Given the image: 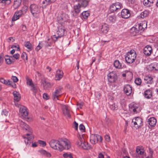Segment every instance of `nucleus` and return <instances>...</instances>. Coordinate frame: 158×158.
Here are the masks:
<instances>
[{"mask_svg": "<svg viewBox=\"0 0 158 158\" xmlns=\"http://www.w3.org/2000/svg\"><path fill=\"white\" fill-rule=\"evenodd\" d=\"M110 108L112 110H117L118 109L117 106L115 104L110 105Z\"/></svg>", "mask_w": 158, "mask_h": 158, "instance_id": "obj_45", "label": "nucleus"}, {"mask_svg": "<svg viewBox=\"0 0 158 158\" xmlns=\"http://www.w3.org/2000/svg\"><path fill=\"white\" fill-rule=\"evenodd\" d=\"M42 154L44 155L47 157H50L51 156V154L44 150H41L39 151Z\"/></svg>", "mask_w": 158, "mask_h": 158, "instance_id": "obj_36", "label": "nucleus"}, {"mask_svg": "<svg viewBox=\"0 0 158 158\" xmlns=\"http://www.w3.org/2000/svg\"><path fill=\"white\" fill-rule=\"evenodd\" d=\"M80 10H73L72 11V13H73V15L74 16H76L77 15V14L78 13H79Z\"/></svg>", "mask_w": 158, "mask_h": 158, "instance_id": "obj_58", "label": "nucleus"}, {"mask_svg": "<svg viewBox=\"0 0 158 158\" xmlns=\"http://www.w3.org/2000/svg\"><path fill=\"white\" fill-rule=\"evenodd\" d=\"M149 67L150 69H152V70H157L158 69V64L156 63H152L149 65Z\"/></svg>", "mask_w": 158, "mask_h": 158, "instance_id": "obj_33", "label": "nucleus"}, {"mask_svg": "<svg viewBox=\"0 0 158 158\" xmlns=\"http://www.w3.org/2000/svg\"><path fill=\"white\" fill-rule=\"evenodd\" d=\"M102 140V137L99 135L92 134L90 135V141L92 144H94L98 141L101 142Z\"/></svg>", "mask_w": 158, "mask_h": 158, "instance_id": "obj_6", "label": "nucleus"}, {"mask_svg": "<svg viewBox=\"0 0 158 158\" xmlns=\"http://www.w3.org/2000/svg\"><path fill=\"white\" fill-rule=\"evenodd\" d=\"M22 14V10H18L16 12L12 18V21H15L19 19Z\"/></svg>", "mask_w": 158, "mask_h": 158, "instance_id": "obj_18", "label": "nucleus"}, {"mask_svg": "<svg viewBox=\"0 0 158 158\" xmlns=\"http://www.w3.org/2000/svg\"><path fill=\"white\" fill-rule=\"evenodd\" d=\"M121 17L124 19H127L130 16L129 10H122L121 12Z\"/></svg>", "mask_w": 158, "mask_h": 158, "instance_id": "obj_21", "label": "nucleus"}, {"mask_svg": "<svg viewBox=\"0 0 158 158\" xmlns=\"http://www.w3.org/2000/svg\"><path fill=\"white\" fill-rule=\"evenodd\" d=\"M144 96L147 98H150L152 95V90L148 89L146 90L144 92Z\"/></svg>", "mask_w": 158, "mask_h": 158, "instance_id": "obj_24", "label": "nucleus"}, {"mask_svg": "<svg viewBox=\"0 0 158 158\" xmlns=\"http://www.w3.org/2000/svg\"><path fill=\"white\" fill-rule=\"evenodd\" d=\"M20 56V55L18 53H16L15 54H14L13 55L12 57H14L15 59L16 60H17L19 59Z\"/></svg>", "mask_w": 158, "mask_h": 158, "instance_id": "obj_53", "label": "nucleus"}, {"mask_svg": "<svg viewBox=\"0 0 158 158\" xmlns=\"http://www.w3.org/2000/svg\"><path fill=\"white\" fill-rule=\"evenodd\" d=\"M123 90L127 95H130L132 92L131 87L130 85H126L124 86Z\"/></svg>", "mask_w": 158, "mask_h": 158, "instance_id": "obj_14", "label": "nucleus"}, {"mask_svg": "<svg viewBox=\"0 0 158 158\" xmlns=\"http://www.w3.org/2000/svg\"><path fill=\"white\" fill-rule=\"evenodd\" d=\"M65 32V29L63 25H61V26L59 27L58 30L56 31V35H53V37L56 39V40H54L56 41L59 38H60L64 35Z\"/></svg>", "mask_w": 158, "mask_h": 158, "instance_id": "obj_4", "label": "nucleus"}, {"mask_svg": "<svg viewBox=\"0 0 158 158\" xmlns=\"http://www.w3.org/2000/svg\"><path fill=\"white\" fill-rule=\"evenodd\" d=\"M57 19L60 22V24L63 25L65 22H67L69 20L68 15L64 13H61V15L57 17Z\"/></svg>", "mask_w": 158, "mask_h": 158, "instance_id": "obj_7", "label": "nucleus"}, {"mask_svg": "<svg viewBox=\"0 0 158 158\" xmlns=\"http://www.w3.org/2000/svg\"><path fill=\"white\" fill-rule=\"evenodd\" d=\"M114 64V67L116 68L121 69L122 68L121 64L118 60H115Z\"/></svg>", "mask_w": 158, "mask_h": 158, "instance_id": "obj_34", "label": "nucleus"}, {"mask_svg": "<svg viewBox=\"0 0 158 158\" xmlns=\"http://www.w3.org/2000/svg\"><path fill=\"white\" fill-rule=\"evenodd\" d=\"M30 87L31 90L33 92L34 94H35L36 93L37 90V86L33 84Z\"/></svg>", "mask_w": 158, "mask_h": 158, "instance_id": "obj_37", "label": "nucleus"}, {"mask_svg": "<svg viewBox=\"0 0 158 158\" xmlns=\"http://www.w3.org/2000/svg\"><path fill=\"white\" fill-rule=\"evenodd\" d=\"M11 79L13 80L14 82H16L18 81V79L17 77L15 76H12L11 77Z\"/></svg>", "mask_w": 158, "mask_h": 158, "instance_id": "obj_51", "label": "nucleus"}, {"mask_svg": "<svg viewBox=\"0 0 158 158\" xmlns=\"http://www.w3.org/2000/svg\"><path fill=\"white\" fill-rule=\"evenodd\" d=\"M7 85H10L13 88H16V85L15 83V82L10 81L9 80V82L8 83V84Z\"/></svg>", "mask_w": 158, "mask_h": 158, "instance_id": "obj_46", "label": "nucleus"}, {"mask_svg": "<svg viewBox=\"0 0 158 158\" xmlns=\"http://www.w3.org/2000/svg\"><path fill=\"white\" fill-rule=\"evenodd\" d=\"M104 138L106 141L109 142L110 141V138L108 135H106L105 136Z\"/></svg>", "mask_w": 158, "mask_h": 158, "instance_id": "obj_52", "label": "nucleus"}, {"mask_svg": "<svg viewBox=\"0 0 158 158\" xmlns=\"http://www.w3.org/2000/svg\"><path fill=\"white\" fill-rule=\"evenodd\" d=\"M38 142L39 144L43 147L45 146L46 145V143L44 141L40 140L38 141Z\"/></svg>", "mask_w": 158, "mask_h": 158, "instance_id": "obj_50", "label": "nucleus"}, {"mask_svg": "<svg viewBox=\"0 0 158 158\" xmlns=\"http://www.w3.org/2000/svg\"><path fill=\"white\" fill-rule=\"evenodd\" d=\"M37 8V6L34 4H31L30 6V10H35Z\"/></svg>", "mask_w": 158, "mask_h": 158, "instance_id": "obj_49", "label": "nucleus"}, {"mask_svg": "<svg viewBox=\"0 0 158 158\" xmlns=\"http://www.w3.org/2000/svg\"><path fill=\"white\" fill-rule=\"evenodd\" d=\"M145 82L147 84H152L153 82V79L151 76H146L144 79Z\"/></svg>", "mask_w": 158, "mask_h": 158, "instance_id": "obj_23", "label": "nucleus"}, {"mask_svg": "<svg viewBox=\"0 0 158 158\" xmlns=\"http://www.w3.org/2000/svg\"><path fill=\"white\" fill-rule=\"evenodd\" d=\"M90 11L89 10H85L81 13V15L83 18L86 19L89 15Z\"/></svg>", "mask_w": 158, "mask_h": 158, "instance_id": "obj_30", "label": "nucleus"}, {"mask_svg": "<svg viewBox=\"0 0 158 158\" xmlns=\"http://www.w3.org/2000/svg\"><path fill=\"white\" fill-rule=\"evenodd\" d=\"M0 82L4 84L7 85L8 83L9 82V80L6 81L3 78H0Z\"/></svg>", "mask_w": 158, "mask_h": 158, "instance_id": "obj_44", "label": "nucleus"}, {"mask_svg": "<svg viewBox=\"0 0 158 158\" xmlns=\"http://www.w3.org/2000/svg\"><path fill=\"white\" fill-rule=\"evenodd\" d=\"M142 119L139 117H137L133 119L132 122L134 123L135 127L139 128L142 125Z\"/></svg>", "mask_w": 158, "mask_h": 158, "instance_id": "obj_12", "label": "nucleus"}, {"mask_svg": "<svg viewBox=\"0 0 158 158\" xmlns=\"http://www.w3.org/2000/svg\"><path fill=\"white\" fill-rule=\"evenodd\" d=\"M62 109L64 114L65 116L69 118H70L71 115L67 106L65 105H63L62 106Z\"/></svg>", "mask_w": 158, "mask_h": 158, "instance_id": "obj_16", "label": "nucleus"}, {"mask_svg": "<svg viewBox=\"0 0 158 158\" xmlns=\"http://www.w3.org/2000/svg\"><path fill=\"white\" fill-rule=\"evenodd\" d=\"M62 88L60 87L59 88H56V90L52 94V98L54 100H56L58 99V98L61 95V90Z\"/></svg>", "mask_w": 158, "mask_h": 158, "instance_id": "obj_11", "label": "nucleus"}, {"mask_svg": "<svg viewBox=\"0 0 158 158\" xmlns=\"http://www.w3.org/2000/svg\"><path fill=\"white\" fill-rule=\"evenodd\" d=\"M107 26L106 24L102 25L101 31L103 33H106L108 32L109 28Z\"/></svg>", "mask_w": 158, "mask_h": 158, "instance_id": "obj_31", "label": "nucleus"}, {"mask_svg": "<svg viewBox=\"0 0 158 158\" xmlns=\"http://www.w3.org/2000/svg\"><path fill=\"white\" fill-rule=\"evenodd\" d=\"M129 109L131 111H133L134 113H137V109L138 108V107L135 104L129 106Z\"/></svg>", "mask_w": 158, "mask_h": 158, "instance_id": "obj_29", "label": "nucleus"}, {"mask_svg": "<svg viewBox=\"0 0 158 158\" xmlns=\"http://www.w3.org/2000/svg\"><path fill=\"white\" fill-rule=\"evenodd\" d=\"M22 0H14L13 6L15 9H17L19 6L22 2Z\"/></svg>", "mask_w": 158, "mask_h": 158, "instance_id": "obj_28", "label": "nucleus"}, {"mask_svg": "<svg viewBox=\"0 0 158 158\" xmlns=\"http://www.w3.org/2000/svg\"><path fill=\"white\" fill-rule=\"evenodd\" d=\"M79 129L82 132H84L85 130V127L82 124H81L79 126Z\"/></svg>", "mask_w": 158, "mask_h": 158, "instance_id": "obj_48", "label": "nucleus"}, {"mask_svg": "<svg viewBox=\"0 0 158 158\" xmlns=\"http://www.w3.org/2000/svg\"><path fill=\"white\" fill-rule=\"evenodd\" d=\"M78 2L77 4L74 6V10H77L81 7H85L88 5L89 0H75Z\"/></svg>", "mask_w": 158, "mask_h": 158, "instance_id": "obj_3", "label": "nucleus"}, {"mask_svg": "<svg viewBox=\"0 0 158 158\" xmlns=\"http://www.w3.org/2000/svg\"><path fill=\"white\" fill-rule=\"evenodd\" d=\"M123 5L121 3L119 2H117L113 4L110 6L109 8L110 10H118L122 9V10H128L127 9H123Z\"/></svg>", "mask_w": 158, "mask_h": 158, "instance_id": "obj_9", "label": "nucleus"}, {"mask_svg": "<svg viewBox=\"0 0 158 158\" xmlns=\"http://www.w3.org/2000/svg\"><path fill=\"white\" fill-rule=\"evenodd\" d=\"M21 125L23 129H25L26 130L29 131L30 129L29 127L26 123L23 122H22Z\"/></svg>", "mask_w": 158, "mask_h": 158, "instance_id": "obj_40", "label": "nucleus"}, {"mask_svg": "<svg viewBox=\"0 0 158 158\" xmlns=\"http://www.w3.org/2000/svg\"><path fill=\"white\" fill-rule=\"evenodd\" d=\"M77 137L78 138V140L77 141V144L78 147L85 149H90V147L88 148L87 147H86V146H84L85 140L82 135H77Z\"/></svg>", "mask_w": 158, "mask_h": 158, "instance_id": "obj_5", "label": "nucleus"}, {"mask_svg": "<svg viewBox=\"0 0 158 158\" xmlns=\"http://www.w3.org/2000/svg\"><path fill=\"white\" fill-rule=\"evenodd\" d=\"M11 2V0H4V3L8 5L10 4Z\"/></svg>", "mask_w": 158, "mask_h": 158, "instance_id": "obj_61", "label": "nucleus"}, {"mask_svg": "<svg viewBox=\"0 0 158 158\" xmlns=\"http://www.w3.org/2000/svg\"><path fill=\"white\" fill-rule=\"evenodd\" d=\"M51 2V0H44L42 2L43 6L45 7L46 5Z\"/></svg>", "mask_w": 158, "mask_h": 158, "instance_id": "obj_41", "label": "nucleus"}, {"mask_svg": "<svg viewBox=\"0 0 158 158\" xmlns=\"http://www.w3.org/2000/svg\"><path fill=\"white\" fill-rule=\"evenodd\" d=\"M27 108L23 106H21L19 110V115L22 118H27L28 112Z\"/></svg>", "mask_w": 158, "mask_h": 158, "instance_id": "obj_8", "label": "nucleus"}, {"mask_svg": "<svg viewBox=\"0 0 158 158\" xmlns=\"http://www.w3.org/2000/svg\"><path fill=\"white\" fill-rule=\"evenodd\" d=\"M49 144L52 148L60 151L64 149L68 150L71 148V143L66 138H60L57 140L52 139L50 142Z\"/></svg>", "mask_w": 158, "mask_h": 158, "instance_id": "obj_1", "label": "nucleus"}, {"mask_svg": "<svg viewBox=\"0 0 158 158\" xmlns=\"http://www.w3.org/2000/svg\"><path fill=\"white\" fill-rule=\"evenodd\" d=\"M31 13L34 16H37V13L36 12H38L37 10H30Z\"/></svg>", "mask_w": 158, "mask_h": 158, "instance_id": "obj_56", "label": "nucleus"}, {"mask_svg": "<svg viewBox=\"0 0 158 158\" xmlns=\"http://www.w3.org/2000/svg\"><path fill=\"white\" fill-rule=\"evenodd\" d=\"M108 15V20L109 21L110 23H114L116 20V17L114 14L110 15V13H109Z\"/></svg>", "mask_w": 158, "mask_h": 158, "instance_id": "obj_26", "label": "nucleus"}, {"mask_svg": "<svg viewBox=\"0 0 158 158\" xmlns=\"http://www.w3.org/2000/svg\"><path fill=\"white\" fill-rule=\"evenodd\" d=\"M143 24L140 23L139 24V30L144 31V28L143 27Z\"/></svg>", "mask_w": 158, "mask_h": 158, "instance_id": "obj_55", "label": "nucleus"}, {"mask_svg": "<svg viewBox=\"0 0 158 158\" xmlns=\"http://www.w3.org/2000/svg\"><path fill=\"white\" fill-rule=\"evenodd\" d=\"M41 85L43 86L44 88L46 89L51 87V85L50 83L46 81L45 78L41 79Z\"/></svg>", "mask_w": 158, "mask_h": 158, "instance_id": "obj_15", "label": "nucleus"}, {"mask_svg": "<svg viewBox=\"0 0 158 158\" xmlns=\"http://www.w3.org/2000/svg\"><path fill=\"white\" fill-rule=\"evenodd\" d=\"M153 2V0H144L143 4L145 6L148 7L152 6Z\"/></svg>", "mask_w": 158, "mask_h": 158, "instance_id": "obj_27", "label": "nucleus"}, {"mask_svg": "<svg viewBox=\"0 0 158 158\" xmlns=\"http://www.w3.org/2000/svg\"><path fill=\"white\" fill-rule=\"evenodd\" d=\"M25 56H26V59L27 60V56L25 52H23L22 53L21 55V57L23 59Z\"/></svg>", "mask_w": 158, "mask_h": 158, "instance_id": "obj_60", "label": "nucleus"}, {"mask_svg": "<svg viewBox=\"0 0 158 158\" xmlns=\"http://www.w3.org/2000/svg\"><path fill=\"white\" fill-rule=\"evenodd\" d=\"M8 39L9 40V41H8L9 42H13L15 40V39H14V38L12 37H9Z\"/></svg>", "mask_w": 158, "mask_h": 158, "instance_id": "obj_64", "label": "nucleus"}, {"mask_svg": "<svg viewBox=\"0 0 158 158\" xmlns=\"http://www.w3.org/2000/svg\"><path fill=\"white\" fill-rule=\"evenodd\" d=\"M84 146H86V147H87L88 148L90 147V149H91L92 148V147L91 146V145H90L88 144V143H87V142H86L85 141V142L84 143Z\"/></svg>", "mask_w": 158, "mask_h": 158, "instance_id": "obj_62", "label": "nucleus"}, {"mask_svg": "<svg viewBox=\"0 0 158 158\" xmlns=\"http://www.w3.org/2000/svg\"><path fill=\"white\" fill-rule=\"evenodd\" d=\"M71 153H65L63 154V156L65 158L69 157Z\"/></svg>", "mask_w": 158, "mask_h": 158, "instance_id": "obj_59", "label": "nucleus"}, {"mask_svg": "<svg viewBox=\"0 0 158 158\" xmlns=\"http://www.w3.org/2000/svg\"><path fill=\"white\" fill-rule=\"evenodd\" d=\"M147 122L151 126L154 127L156 123V120L154 117H151L148 119Z\"/></svg>", "mask_w": 158, "mask_h": 158, "instance_id": "obj_20", "label": "nucleus"}, {"mask_svg": "<svg viewBox=\"0 0 158 158\" xmlns=\"http://www.w3.org/2000/svg\"><path fill=\"white\" fill-rule=\"evenodd\" d=\"M135 82L136 85H140L141 83V80L139 78H137L135 79Z\"/></svg>", "mask_w": 158, "mask_h": 158, "instance_id": "obj_43", "label": "nucleus"}, {"mask_svg": "<svg viewBox=\"0 0 158 158\" xmlns=\"http://www.w3.org/2000/svg\"><path fill=\"white\" fill-rule=\"evenodd\" d=\"M13 94L14 96V100L17 102H18L20 99L21 96L19 93L16 91H14Z\"/></svg>", "mask_w": 158, "mask_h": 158, "instance_id": "obj_25", "label": "nucleus"}, {"mask_svg": "<svg viewBox=\"0 0 158 158\" xmlns=\"http://www.w3.org/2000/svg\"><path fill=\"white\" fill-rule=\"evenodd\" d=\"M50 40L49 39H48V40L45 42V46L46 47L50 46L51 45V42L49 41Z\"/></svg>", "mask_w": 158, "mask_h": 158, "instance_id": "obj_47", "label": "nucleus"}, {"mask_svg": "<svg viewBox=\"0 0 158 158\" xmlns=\"http://www.w3.org/2000/svg\"><path fill=\"white\" fill-rule=\"evenodd\" d=\"M138 31V30H137V28L133 27L131 28L130 32L132 35L135 36L136 35V34Z\"/></svg>", "mask_w": 158, "mask_h": 158, "instance_id": "obj_32", "label": "nucleus"}, {"mask_svg": "<svg viewBox=\"0 0 158 158\" xmlns=\"http://www.w3.org/2000/svg\"><path fill=\"white\" fill-rule=\"evenodd\" d=\"M63 73L61 70H58L56 72V80H60L63 77Z\"/></svg>", "mask_w": 158, "mask_h": 158, "instance_id": "obj_22", "label": "nucleus"}, {"mask_svg": "<svg viewBox=\"0 0 158 158\" xmlns=\"http://www.w3.org/2000/svg\"><path fill=\"white\" fill-rule=\"evenodd\" d=\"M27 137L24 138V141L27 145L29 146L32 142L33 137L31 134H27Z\"/></svg>", "mask_w": 158, "mask_h": 158, "instance_id": "obj_13", "label": "nucleus"}, {"mask_svg": "<svg viewBox=\"0 0 158 158\" xmlns=\"http://www.w3.org/2000/svg\"><path fill=\"white\" fill-rule=\"evenodd\" d=\"M74 128L76 130H77L78 129V124L75 121L74 122Z\"/></svg>", "mask_w": 158, "mask_h": 158, "instance_id": "obj_63", "label": "nucleus"}, {"mask_svg": "<svg viewBox=\"0 0 158 158\" xmlns=\"http://www.w3.org/2000/svg\"><path fill=\"white\" fill-rule=\"evenodd\" d=\"M136 151L138 154L140 155H143L144 153V151L143 149L139 148H136Z\"/></svg>", "mask_w": 158, "mask_h": 158, "instance_id": "obj_42", "label": "nucleus"}, {"mask_svg": "<svg viewBox=\"0 0 158 158\" xmlns=\"http://www.w3.org/2000/svg\"><path fill=\"white\" fill-rule=\"evenodd\" d=\"M43 98L44 99L47 100L49 98V96L46 93H44L43 94Z\"/></svg>", "mask_w": 158, "mask_h": 158, "instance_id": "obj_57", "label": "nucleus"}, {"mask_svg": "<svg viewBox=\"0 0 158 158\" xmlns=\"http://www.w3.org/2000/svg\"><path fill=\"white\" fill-rule=\"evenodd\" d=\"M107 77L108 81L111 83L114 82L117 79V75L115 72L110 73L108 74Z\"/></svg>", "mask_w": 158, "mask_h": 158, "instance_id": "obj_10", "label": "nucleus"}, {"mask_svg": "<svg viewBox=\"0 0 158 158\" xmlns=\"http://www.w3.org/2000/svg\"><path fill=\"white\" fill-rule=\"evenodd\" d=\"M152 50V48L150 46H147L144 48V53L146 55L148 56L151 54Z\"/></svg>", "mask_w": 158, "mask_h": 158, "instance_id": "obj_17", "label": "nucleus"}, {"mask_svg": "<svg viewBox=\"0 0 158 158\" xmlns=\"http://www.w3.org/2000/svg\"><path fill=\"white\" fill-rule=\"evenodd\" d=\"M137 56L135 52L133 50L128 52L125 55V60L127 63L131 64L135 60Z\"/></svg>", "mask_w": 158, "mask_h": 158, "instance_id": "obj_2", "label": "nucleus"}, {"mask_svg": "<svg viewBox=\"0 0 158 158\" xmlns=\"http://www.w3.org/2000/svg\"><path fill=\"white\" fill-rule=\"evenodd\" d=\"M8 112L6 111V110H3L2 113V115H4L5 116H7L8 114Z\"/></svg>", "mask_w": 158, "mask_h": 158, "instance_id": "obj_54", "label": "nucleus"}, {"mask_svg": "<svg viewBox=\"0 0 158 158\" xmlns=\"http://www.w3.org/2000/svg\"><path fill=\"white\" fill-rule=\"evenodd\" d=\"M26 80L27 85H28L30 86L34 84L32 82V80L29 78L28 77H26Z\"/></svg>", "mask_w": 158, "mask_h": 158, "instance_id": "obj_39", "label": "nucleus"}, {"mask_svg": "<svg viewBox=\"0 0 158 158\" xmlns=\"http://www.w3.org/2000/svg\"><path fill=\"white\" fill-rule=\"evenodd\" d=\"M25 46L27 49H28L29 51H31L32 49V44L30 42L27 41L26 42L25 44Z\"/></svg>", "mask_w": 158, "mask_h": 158, "instance_id": "obj_38", "label": "nucleus"}, {"mask_svg": "<svg viewBox=\"0 0 158 158\" xmlns=\"http://www.w3.org/2000/svg\"><path fill=\"white\" fill-rule=\"evenodd\" d=\"M149 14V12L148 10H144L140 13V17L141 18H144L147 17L148 15Z\"/></svg>", "mask_w": 158, "mask_h": 158, "instance_id": "obj_35", "label": "nucleus"}, {"mask_svg": "<svg viewBox=\"0 0 158 158\" xmlns=\"http://www.w3.org/2000/svg\"><path fill=\"white\" fill-rule=\"evenodd\" d=\"M5 56L6 57L5 58V60L7 64H11L15 61V60L13 59L12 56L6 55Z\"/></svg>", "mask_w": 158, "mask_h": 158, "instance_id": "obj_19", "label": "nucleus"}]
</instances>
